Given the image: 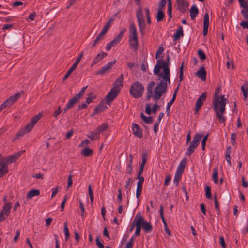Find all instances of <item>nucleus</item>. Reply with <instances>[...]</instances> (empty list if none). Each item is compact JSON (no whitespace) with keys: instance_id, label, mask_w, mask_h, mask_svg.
Instances as JSON below:
<instances>
[{"instance_id":"59","label":"nucleus","mask_w":248,"mask_h":248,"mask_svg":"<svg viewBox=\"0 0 248 248\" xmlns=\"http://www.w3.org/2000/svg\"><path fill=\"white\" fill-rule=\"evenodd\" d=\"M96 244L99 248H104V245L100 242L99 237H97L95 240Z\"/></svg>"},{"instance_id":"3","label":"nucleus","mask_w":248,"mask_h":248,"mask_svg":"<svg viewBox=\"0 0 248 248\" xmlns=\"http://www.w3.org/2000/svg\"><path fill=\"white\" fill-rule=\"evenodd\" d=\"M144 87L142 84L139 81L134 82L129 90L130 94L135 98L141 97L143 93Z\"/></svg>"},{"instance_id":"13","label":"nucleus","mask_w":248,"mask_h":248,"mask_svg":"<svg viewBox=\"0 0 248 248\" xmlns=\"http://www.w3.org/2000/svg\"><path fill=\"white\" fill-rule=\"evenodd\" d=\"M116 60L108 62L106 65L103 66L102 68L97 71L96 73V75H103L106 73H109L112 67L115 64Z\"/></svg>"},{"instance_id":"6","label":"nucleus","mask_w":248,"mask_h":248,"mask_svg":"<svg viewBox=\"0 0 248 248\" xmlns=\"http://www.w3.org/2000/svg\"><path fill=\"white\" fill-rule=\"evenodd\" d=\"M20 96L21 93H16L15 95L9 97L0 106V112L5 108L11 106L15 102L18 100Z\"/></svg>"},{"instance_id":"30","label":"nucleus","mask_w":248,"mask_h":248,"mask_svg":"<svg viewBox=\"0 0 248 248\" xmlns=\"http://www.w3.org/2000/svg\"><path fill=\"white\" fill-rule=\"evenodd\" d=\"M120 42L115 38L111 41L108 43L105 47L107 50L109 51L112 46L119 44Z\"/></svg>"},{"instance_id":"17","label":"nucleus","mask_w":248,"mask_h":248,"mask_svg":"<svg viewBox=\"0 0 248 248\" xmlns=\"http://www.w3.org/2000/svg\"><path fill=\"white\" fill-rule=\"evenodd\" d=\"M8 172L7 165L5 163L4 160H0V178L4 176Z\"/></svg>"},{"instance_id":"32","label":"nucleus","mask_w":248,"mask_h":248,"mask_svg":"<svg viewBox=\"0 0 248 248\" xmlns=\"http://www.w3.org/2000/svg\"><path fill=\"white\" fill-rule=\"evenodd\" d=\"M104 36L102 35L101 33H99V34L96 37L95 39L91 44V47L92 48L94 47L96 45L99 43V42L104 39Z\"/></svg>"},{"instance_id":"57","label":"nucleus","mask_w":248,"mask_h":248,"mask_svg":"<svg viewBox=\"0 0 248 248\" xmlns=\"http://www.w3.org/2000/svg\"><path fill=\"white\" fill-rule=\"evenodd\" d=\"M207 138H208V135L204 136L202 140V149L203 150L205 149V144H206V142L207 140Z\"/></svg>"},{"instance_id":"19","label":"nucleus","mask_w":248,"mask_h":248,"mask_svg":"<svg viewBox=\"0 0 248 248\" xmlns=\"http://www.w3.org/2000/svg\"><path fill=\"white\" fill-rule=\"evenodd\" d=\"M107 56V54L103 51L97 54L93 60L91 65H94L101 62Z\"/></svg>"},{"instance_id":"2","label":"nucleus","mask_w":248,"mask_h":248,"mask_svg":"<svg viewBox=\"0 0 248 248\" xmlns=\"http://www.w3.org/2000/svg\"><path fill=\"white\" fill-rule=\"evenodd\" d=\"M219 92V88H217L215 91L214 99L213 101V107L220 123H224L226 121L223 114L225 111L227 100L224 95L218 96Z\"/></svg>"},{"instance_id":"5","label":"nucleus","mask_w":248,"mask_h":248,"mask_svg":"<svg viewBox=\"0 0 248 248\" xmlns=\"http://www.w3.org/2000/svg\"><path fill=\"white\" fill-rule=\"evenodd\" d=\"M202 137V135L197 133L194 137L192 142L189 144V148L186 151V155L188 156L191 155L192 153L194 152L195 148L199 145L200 141Z\"/></svg>"},{"instance_id":"35","label":"nucleus","mask_w":248,"mask_h":248,"mask_svg":"<svg viewBox=\"0 0 248 248\" xmlns=\"http://www.w3.org/2000/svg\"><path fill=\"white\" fill-rule=\"evenodd\" d=\"M165 17V15L163 11L162 10H158L156 15V19L158 22L162 21Z\"/></svg>"},{"instance_id":"46","label":"nucleus","mask_w":248,"mask_h":248,"mask_svg":"<svg viewBox=\"0 0 248 248\" xmlns=\"http://www.w3.org/2000/svg\"><path fill=\"white\" fill-rule=\"evenodd\" d=\"M161 219H162V222L164 225V227H165V230L166 231V232L170 235V230L168 229V227H167V223L165 220V218H164V217H161Z\"/></svg>"},{"instance_id":"26","label":"nucleus","mask_w":248,"mask_h":248,"mask_svg":"<svg viewBox=\"0 0 248 248\" xmlns=\"http://www.w3.org/2000/svg\"><path fill=\"white\" fill-rule=\"evenodd\" d=\"M40 192L39 190L32 189L30 190L27 193L26 196L29 199H31L34 196H39Z\"/></svg>"},{"instance_id":"16","label":"nucleus","mask_w":248,"mask_h":248,"mask_svg":"<svg viewBox=\"0 0 248 248\" xmlns=\"http://www.w3.org/2000/svg\"><path fill=\"white\" fill-rule=\"evenodd\" d=\"M132 131L133 134L139 138L142 137V130L140 126L137 124H132Z\"/></svg>"},{"instance_id":"39","label":"nucleus","mask_w":248,"mask_h":248,"mask_svg":"<svg viewBox=\"0 0 248 248\" xmlns=\"http://www.w3.org/2000/svg\"><path fill=\"white\" fill-rule=\"evenodd\" d=\"M96 97V95H94L93 94V93H90L89 94H88V97H87L86 99V102L89 104H90V103H91L93 101V100L95 99Z\"/></svg>"},{"instance_id":"15","label":"nucleus","mask_w":248,"mask_h":248,"mask_svg":"<svg viewBox=\"0 0 248 248\" xmlns=\"http://www.w3.org/2000/svg\"><path fill=\"white\" fill-rule=\"evenodd\" d=\"M206 97V93L205 92H204L202 93V94L200 96V97L198 99L196 103V108L195 110V113H197L199 111L201 108L203 101L205 100Z\"/></svg>"},{"instance_id":"63","label":"nucleus","mask_w":248,"mask_h":248,"mask_svg":"<svg viewBox=\"0 0 248 248\" xmlns=\"http://www.w3.org/2000/svg\"><path fill=\"white\" fill-rule=\"evenodd\" d=\"M242 16L246 20L248 21V15L247 14V13L248 12H246V10L245 9H243L241 11Z\"/></svg>"},{"instance_id":"40","label":"nucleus","mask_w":248,"mask_h":248,"mask_svg":"<svg viewBox=\"0 0 248 248\" xmlns=\"http://www.w3.org/2000/svg\"><path fill=\"white\" fill-rule=\"evenodd\" d=\"M241 91L243 93V96L244 97V100L245 101H246L248 95V90L247 87L245 86H242Z\"/></svg>"},{"instance_id":"14","label":"nucleus","mask_w":248,"mask_h":248,"mask_svg":"<svg viewBox=\"0 0 248 248\" xmlns=\"http://www.w3.org/2000/svg\"><path fill=\"white\" fill-rule=\"evenodd\" d=\"M168 1V15L169 16V20L170 19V0H167ZM166 4V0H161L159 3L158 6V10H162L165 9V6Z\"/></svg>"},{"instance_id":"20","label":"nucleus","mask_w":248,"mask_h":248,"mask_svg":"<svg viewBox=\"0 0 248 248\" xmlns=\"http://www.w3.org/2000/svg\"><path fill=\"white\" fill-rule=\"evenodd\" d=\"M124 76L121 74L119 77L115 80L113 88L117 89L120 92L121 87L123 86Z\"/></svg>"},{"instance_id":"7","label":"nucleus","mask_w":248,"mask_h":248,"mask_svg":"<svg viewBox=\"0 0 248 248\" xmlns=\"http://www.w3.org/2000/svg\"><path fill=\"white\" fill-rule=\"evenodd\" d=\"M37 122V121L35 118L34 117H33L31 120V121L28 124L23 128L21 129L16 134V137L17 138L23 136L29 131H30L33 126H34L35 124Z\"/></svg>"},{"instance_id":"21","label":"nucleus","mask_w":248,"mask_h":248,"mask_svg":"<svg viewBox=\"0 0 248 248\" xmlns=\"http://www.w3.org/2000/svg\"><path fill=\"white\" fill-rule=\"evenodd\" d=\"M196 76H197L202 81L206 80V72L205 69L203 67H201L197 72Z\"/></svg>"},{"instance_id":"9","label":"nucleus","mask_w":248,"mask_h":248,"mask_svg":"<svg viewBox=\"0 0 248 248\" xmlns=\"http://www.w3.org/2000/svg\"><path fill=\"white\" fill-rule=\"evenodd\" d=\"M137 216H138V220H141L140 224H141V227L144 231L146 232H150L153 229L151 223L144 220L143 217L141 216L140 212L138 213L137 214Z\"/></svg>"},{"instance_id":"48","label":"nucleus","mask_w":248,"mask_h":248,"mask_svg":"<svg viewBox=\"0 0 248 248\" xmlns=\"http://www.w3.org/2000/svg\"><path fill=\"white\" fill-rule=\"evenodd\" d=\"M136 220H138V216H137V215H136L134 219L132 221V223L129 227V231L130 232H132L135 226L136 227V222L137 221Z\"/></svg>"},{"instance_id":"51","label":"nucleus","mask_w":248,"mask_h":248,"mask_svg":"<svg viewBox=\"0 0 248 248\" xmlns=\"http://www.w3.org/2000/svg\"><path fill=\"white\" fill-rule=\"evenodd\" d=\"M137 179L139 180L137 183V187H140V188L142 189V185L144 181V177H142L141 178Z\"/></svg>"},{"instance_id":"60","label":"nucleus","mask_w":248,"mask_h":248,"mask_svg":"<svg viewBox=\"0 0 248 248\" xmlns=\"http://www.w3.org/2000/svg\"><path fill=\"white\" fill-rule=\"evenodd\" d=\"M179 78H180V82H181L183 79V64L181 65V66L180 68Z\"/></svg>"},{"instance_id":"47","label":"nucleus","mask_w":248,"mask_h":248,"mask_svg":"<svg viewBox=\"0 0 248 248\" xmlns=\"http://www.w3.org/2000/svg\"><path fill=\"white\" fill-rule=\"evenodd\" d=\"M205 195L207 198L211 199L212 195L211 193V188L208 186L205 187Z\"/></svg>"},{"instance_id":"37","label":"nucleus","mask_w":248,"mask_h":248,"mask_svg":"<svg viewBox=\"0 0 248 248\" xmlns=\"http://www.w3.org/2000/svg\"><path fill=\"white\" fill-rule=\"evenodd\" d=\"M140 117L147 124H151L153 122V119L152 117H146L143 113H141Z\"/></svg>"},{"instance_id":"44","label":"nucleus","mask_w":248,"mask_h":248,"mask_svg":"<svg viewBox=\"0 0 248 248\" xmlns=\"http://www.w3.org/2000/svg\"><path fill=\"white\" fill-rule=\"evenodd\" d=\"M87 87L88 86L83 87L80 91V92L78 94H76L75 96H76L78 99H80L81 97L84 94V93L86 89L87 88Z\"/></svg>"},{"instance_id":"42","label":"nucleus","mask_w":248,"mask_h":248,"mask_svg":"<svg viewBox=\"0 0 248 248\" xmlns=\"http://www.w3.org/2000/svg\"><path fill=\"white\" fill-rule=\"evenodd\" d=\"M88 192H89V195L90 199V201L91 202L93 203V202L94 200V196H93V193L92 191L91 186L90 184L88 186Z\"/></svg>"},{"instance_id":"62","label":"nucleus","mask_w":248,"mask_h":248,"mask_svg":"<svg viewBox=\"0 0 248 248\" xmlns=\"http://www.w3.org/2000/svg\"><path fill=\"white\" fill-rule=\"evenodd\" d=\"M121 189L119 188L118 189V195L117 197V202L119 203H121L122 201V193H121Z\"/></svg>"},{"instance_id":"55","label":"nucleus","mask_w":248,"mask_h":248,"mask_svg":"<svg viewBox=\"0 0 248 248\" xmlns=\"http://www.w3.org/2000/svg\"><path fill=\"white\" fill-rule=\"evenodd\" d=\"M62 112V110L60 106H59L58 109L53 114V116L57 118L59 114Z\"/></svg>"},{"instance_id":"50","label":"nucleus","mask_w":248,"mask_h":248,"mask_svg":"<svg viewBox=\"0 0 248 248\" xmlns=\"http://www.w3.org/2000/svg\"><path fill=\"white\" fill-rule=\"evenodd\" d=\"M198 56L199 57V58L202 60H204L206 59V56H205L204 53L201 49H199L198 50Z\"/></svg>"},{"instance_id":"10","label":"nucleus","mask_w":248,"mask_h":248,"mask_svg":"<svg viewBox=\"0 0 248 248\" xmlns=\"http://www.w3.org/2000/svg\"><path fill=\"white\" fill-rule=\"evenodd\" d=\"M83 51H82L78 57L76 62L74 63L72 65L70 68L68 70L66 74L63 77V80H65L69 76V75L71 74V73L76 69L82 57H83Z\"/></svg>"},{"instance_id":"1","label":"nucleus","mask_w":248,"mask_h":248,"mask_svg":"<svg viewBox=\"0 0 248 248\" xmlns=\"http://www.w3.org/2000/svg\"><path fill=\"white\" fill-rule=\"evenodd\" d=\"M164 48L163 46H159L157 50L155 58L157 60V63L155 66L153 72L157 75L160 83L155 88V83L154 81L150 82L147 87L146 99L149 101L151 98L154 101L159 100L162 94L165 92L167 83H170V69L168 63L163 59Z\"/></svg>"},{"instance_id":"56","label":"nucleus","mask_w":248,"mask_h":248,"mask_svg":"<svg viewBox=\"0 0 248 248\" xmlns=\"http://www.w3.org/2000/svg\"><path fill=\"white\" fill-rule=\"evenodd\" d=\"M214 203H215V209L217 214H219L220 210H219V203L217 201V200L216 199V197H214Z\"/></svg>"},{"instance_id":"64","label":"nucleus","mask_w":248,"mask_h":248,"mask_svg":"<svg viewBox=\"0 0 248 248\" xmlns=\"http://www.w3.org/2000/svg\"><path fill=\"white\" fill-rule=\"evenodd\" d=\"M36 16V14L35 12L31 13L29 14L28 16V19L31 21H33L34 20L35 17Z\"/></svg>"},{"instance_id":"12","label":"nucleus","mask_w":248,"mask_h":248,"mask_svg":"<svg viewBox=\"0 0 248 248\" xmlns=\"http://www.w3.org/2000/svg\"><path fill=\"white\" fill-rule=\"evenodd\" d=\"M189 4L186 0H177L176 8L181 13H185L188 9Z\"/></svg>"},{"instance_id":"53","label":"nucleus","mask_w":248,"mask_h":248,"mask_svg":"<svg viewBox=\"0 0 248 248\" xmlns=\"http://www.w3.org/2000/svg\"><path fill=\"white\" fill-rule=\"evenodd\" d=\"M236 137H237V135H236V133H232L231 137V142L232 145H234L235 143V141L236 139Z\"/></svg>"},{"instance_id":"29","label":"nucleus","mask_w":248,"mask_h":248,"mask_svg":"<svg viewBox=\"0 0 248 248\" xmlns=\"http://www.w3.org/2000/svg\"><path fill=\"white\" fill-rule=\"evenodd\" d=\"M136 222V230L134 236H139L140 235V231L141 228V224H140L141 220L139 219Z\"/></svg>"},{"instance_id":"27","label":"nucleus","mask_w":248,"mask_h":248,"mask_svg":"<svg viewBox=\"0 0 248 248\" xmlns=\"http://www.w3.org/2000/svg\"><path fill=\"white\" fill-rule=\"evenodd\" d=\"M199 11L195 5H193L190 9V16L192 20H194L196 15L198 14Z\"/></svg>"},{"instance_id":"49","label":"nucleus","mask_w":248,"mask_h":248,"mask_svg":"<svg viewBox=\"0 0 248 248\" xmlns=\"http://www.w3.org/2000/svg\"><path fill=\"white\" fill-rule=\"evenodd\" d=\"M110 27V26L106 24L100 33L104 36Z\"/></svg>"},{"instance_id":"36","label":"nucleus","mask_w":248,"mask_h":248,"mask_svg":"<svg viewBox=\"0 0 248 248\" xmlns=\"http://www.w3.org/2000/svg\"><path fill=\"white\" fill-rule=\"evenodd\" d=\"M63 231L65 234V241H67V240L69 238L70 234L69 229L67 227V223L66 222H64V223Z\"/></svg>"},{"instance_id":"18","label":"nucleus","mask_w":248,"mask_h":248,"mask_svg":"<svg viewBox=\"0 0 248 248\" xmlns=\"http://www.w3.org/2000/svg\"><path fill=\"white\" fill-rule=\"evenodd\" d=\"M20 153H17L2 160H4L5 163L8 165L9 163L15 162L20 157Z\"/></svg>"},{"instance_id":"34","label":"nucleus","mask_w":248,"mask_h":248,"mask_svg":"<svg viewBox=\"0 0 248 248\" xmlns=\"http://www.w3.org/2000/svg\"><path fill=\"white\" fill-rule=\"evenodd\" d=\"M79 99H78L76 96H74L68 101L67 105L71 108L79 101Z\"/></svg>"},{"instance_id":"28","label":"nucleus","mask_w":248,"mask_h":248,"mask_svg":"<svg viewBox=\"0 0 248 248\" xmlns=\"http://www.w3.org/2000/svg\"><path fill=\"white\" fill-rule=\"evenodd\" d=\"M183 36V30L182 26L179 27L173 35V40H177L180 39L181 36Z\"/></svg>"},{"instance_id":"41","label":"nucleus","mask_w":248,"mask_h":248,"mask_svg":"<svg viewBox=\"0 0 248 248\" xmlns=\"http://www.w3.org/2000/svg\"><path fill=\"white\" fill-rule=\"evenodd\" d=\"M108 127V124L107 123H104L102 124L99 125L97 128L99 129L100 131L103 132Z\"/></svg>"},{"instance_id":"4","label":"nucleus","mask_w":248,"mask_h":248,"mask_svg":"<svg viewBox=\"0 0 248 248\" xmlns=\"http://www.w3.org/2000/svg\"><path fill=\"white\" fill-rule=\"evenodd\" d=\"M186 164V161L183 159L180 162L178 166L177 167L173 180L174 185L176 186L178 185L179 181L180 180L182 175L184 172Z\"/></svg>"},{"instance_id":"25","label":"nucleus","mask_w":248,"mask_h":248,"mask_svg":"<svg viewBox=\"0 0 248 248\" xmlns=\"http://www.w3.org/2000/svg\"><path fill=\"white\" fill-rule=\"evenodd\" d=\"M107 108V107L103 104L100 103L94 108L93 114L102 112Z\"/></svg>"},{"instance_id":"23","label":"nucleus","mask_w":248,"mask_h":248,"mask_svg":"<svg viewBox=\"0 0 248 248\" xmlns=\"http://www.w3.org/2000/svg\"><path fill=\"white\" fill-rule=\"evenodd\" d=\"M129 43L131 47L134 50H137L138 47V38L129 37Z\"/></svg>"},{"instance_id":"38","label":"nucleus","mask_w":248,"mask_h":248,"mask_svg":"<svg viewBox=\"0 0 248 248\" xmlns=\"http://www.w3.org/2000/svg\"><path fill=\"white\" fill-rule=\"evenodd\" d=\"M126 28H122L120 32L115 37L119 42H120L124 34L126 32Z\"/></svg>"},{"instance_id":"58","label":"nucleus","mask_w":248,"mask_h":248,"mask_svg":"<svg viewBox=\"0 0 248 248\" xmlns=\"http://www.w3.org/2000/svg\"><path fill=\"white\" fill-rule=\"evenodd\" d=\"M92 133L95 136L96 138L98 139L100 138V134L101 132L100 131L99 129L97 127Z\"/></svg>"},{"instance_id":"31","label":"nucleus","mask_w":248,"mask_h":248,"mask_svg":"<svg viewBox=\"0 0 248 248\" xmlns=\"http://www.w3.org/2000/svg\"><path fill=\"white\" fill-rule=\"evenodd\" d=\"M93 151L89 147H86L82 150L81 154L85 157L91 156L93 154Z\"/></svg>"},{"instance_id":"8","label":"nucleus","mask_w":248,"mask_h":248,"mask_svg":"<svg viewBox=\"0 0 248 248\" xmlns=\"http://www.w3.org/2000/svg\"><path fill=\"white\" fill-rule=\"evenodd\" d=\"M136 17L139 26L140 31L142 34L144 33V30L145 28V24L143 19V16L141 8L139 9L136 13Z\"/></svg>"},{"instance_id":"52","label":"nucleus","mask_w":248,"mask_h":248,"mask_svg":"<svg viewBox=\"0 0 248 248\" xmlns=\"http://www.w3.org/2000/svg\"><path fill=\"white\" fill-rule=\"evenodd\" d=\"M72 171H70V174L68 176V182H67V187H69L72 186V185L73 184V181H72V177L73 175L71 174Z\"/></svg>"},{"instance_id":"24","label":"nucleus","mask_w":248,"mask_h":248,"mask_svg":"<svg viewBox=\"0 0 248 248\" xmlns=\"http://www.w3.org/2000/svg\"><path fill=\"white\" fill-rule=\"evenodd\" d=\"M11 205L12 203L11 202L5 203L3 206L2 210L1 211L4 213L7 217H8L10 213L12 208Z\"/></svg>"},{"instance_id":"45","label":"nucleus","mask_w":248,"mask_h":248,"mask_svg":"<svg viewBox=\"0 0 248 248\" xmlns=\"http://www.w3.org/2000/svg\"><path fill=\"white\" fill-rule=\"evenodd\" d=\"M147 159V153H144L142 154V162L140 165V166H142L144 167V166L146 163Z\"/></svg>"},{"instance_id":"11","label":"nucleus","mask_w":248,"mask_h":248,"mask_svg":"<svg viewBox=\"0 0 248 248\" xmlns=\"http://www.w3.org/2000/svg\"><path fill=\"white\" fill-rule=\"evenodd\" d=\"M119 93L120 91L118 90L112 88L106 96V103L110 104L117 96Z\"/></svg>"},{"instance_id":"43","label":"nucleus","mask_w":248,"mask_h":248,"mask_svg":"<svg viewBox=\"0 0 248 248\" xmlns=\"http://www.w3.org/2000/svg\"><path fill=\"white\" fill-rule=\"evenodd\" d=\"M209 16L208 13H206L204 16L203 26H209Z\"/></svg>"},{"instance_id":"54","label":"nucleus","mask_w":248,"mask_h":248,"mask_svg":"<svg viewBox=\"0 0 248 248\" xmlns=\"http://www.w3.org/2000/svg\"><path fill=\"white\" fill-rule=\"evenodd\" d=\"M126 170V172L128 174H131L133 172V167H132V164L127 163Z\"/></svg>"},{"instance_id":"33","label":"nucleus","mask_w":248,"mask_h":248,"mask_svg":"<svg viewBox=\"0 0 248 248\" xmlns=\"http://www.w3.org/2000/svg\"><path fill=\"white\" fill-rule=\"evenodd\" d=\"M212 179L215 184L218 182L217 168H214L213 169Z\"/></svg>"},{"instance_id":"22","label":"nucleus","mask_w":248,"mask_h":248,"mask_svg":"<svg viewBox=\"0 0 248 248\" xmlns=\"http://www.w3.org/2000/svg\"><path fill=\"white\" fill-rule=\"evenodd\" d=\"M129 33V37L138 38L137 29L134 23H131L130 24Z\"/></svg>"},{"instance_id":"61","label":"nucleus","mask_w":248,"mask_h":248,"mask_svg":"<svg viewBox=\"0 0 248 248\" xmlns=\"http://www.w3.org/2000/svg\"><path fill=\"white\" fill-rule=\"evenodd\" d=\"M90 143V141L88 139H85L81 141L79 145V147H83L88 145Z\"/></svg>"}]
</instances>
